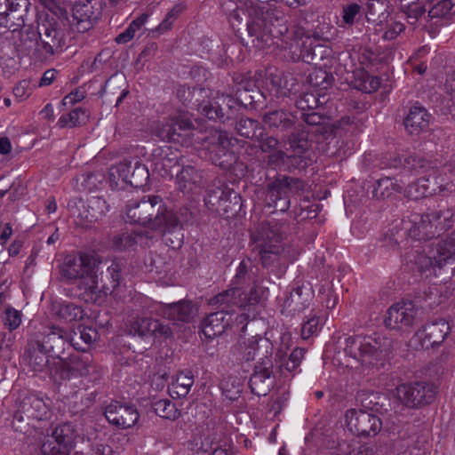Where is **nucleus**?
<instances>
[{
  "label": "nucleus",
  "instance_id": "1",
  "mask_svg": "<svg viewBox=\"0 0 455 455\" xmlns=\"http://www.w3.org/2000/svg\"><path fill=\"white\" fill-rule=\"evenodd\" d=\"M247 31L252 38L251 42L259 50H270L276 45L282 49H291L304 36V30L299 28L293 33L292 42L287 25L283 22V12L281 7L265 3L251 8L247 21Z\"/></svg>",
  "mask_w": 455,
  "mask_h": 455
},
{
  "label": "nucleus",
  "instance_id": "2",
  "mask_svg": "<svg viewBox=\"0 0 455 455\" xmlns=\"http://www.w3.org/2000/svg\"><path fill=\"white\" fill-rule=\"evenodd\" d=\"M258 301L257 296L250 290V293L241 287H234L224 291L211 299L212 305H219L220 309L209 314L201 323L205 338L212 339L221 335L232 322L231 313L235 308L246 307Z\"/></svg>",
  "mask_w": 455,
  "mask_h": 455
},
{
  "label": "nucleus",
  "instance_id": "3",
  "mask_svg": "<svg viewBox=\"0 0 455 455\" xmlns=\"http://www.w3.org/2000/svg\"><path fill=\"white\" fill-rule=\"evenodd\" d=\"M127 219L164 235L172 233L179 225L177 215L165 205L159 196H143L127 207Z\"/></svg>",
  "mask_w": 455,
  "mask_h": 455
},
{
  "label": "nucleus",
  "instance_id": "4",
  "mask_svg": "<svg viewBox=\"0 0 455 455\" xmlns=\"http://www.w3.org/2000/svg\"><path fill=\"white\" fill-rule=\"evenodd\" d=\"M100 262L86 253L68 254L60 265V275L68 283L78 282V288L92 300H97L100 291L108 289L100 284Z\"/></svg>",
  "mask_w": 455,
  "mask_h": 455
},
{
  "label": "nucleus",
  "instance_id": "5",
  "mask_svg": "<svg viewBox=\"0 0 455 455\" xmlns=\"http://www.w3.org/2000/svg\"><path fill=\"white\" fill-rule=\"evenodd\" d=\"M390 349V339L381 333L356 334L345 339L346 355L364 365H373L384 359Z\"/></svg>",
  "mask_w": 455,
  "mask_h": 455
},
{
  "label": "nucleus",
  "instance_id": "6",
  "mask_svg": "<svg viewBox=\"0 0 455 455\" xmlns=\"http://www.w3.org/2000/svg\"><path fill=\"white\" fill-rule=\"evenodd\" d=\"M20 40L28 49L35 46L36 52L47 56L59 52L65 44L64 33L54 19L39 20L36 31L26 27L21 31Z\"/></svg>",
  "mask_w": 455,
  "mask_h": 455
},
{
  "label": "nucleus",
  "instance_id": "7",
  "mask_svg": "<svg viewBox=\"0 0 455 455\" xmlns=\"http://www.w3.org/2000/svg\"><path fill=\"white\" fill-rule=\"evenodd\" d=\"M283 225L278 222L261 223L252 238L256 243L254 250L265 267H275L283 251Z\"/></svg>",
  "mask_w": 455,
  "mask_h": 455
},
{
  "label": "nucleus",
  "instance_id": "8",
  "mask_svg": "<svg viewBox=\"0 0 455 455\" xmlns=\"http://www.w3.org/2000/svg\"><path fill=\"white\" fill-rule=\"evenodd\" d=\"M49 415V404L37 395L29 394L19 402L12 425L16 432L28 434L32 421L46 419Z\"/></svg>",
  "mask_w": 455,
  "mask_h": 455
},
{
  "label": "nucleus",
  "instance_id": "9",
  "mask_svg": "<svg viewBox=\"0 0 455 455\" xmlns=\"http://www.w3.org/2000/svg\"><path fill=\"white\" fill-rule=\"evenodd\" d=\"M77 332L71 331L68 332L63 328L52 325L49 326L40 340L37 341V347L41 351L50 354L52 356H61L70 346L78 351H86V347L81 346L76 340Z\"/></svg>",
  "mask_w": 455,
  "mask_h": 455
},
{
  "label": "nucleus",
  "instance_id": "10",
  "mask_svg": "<svg viewBox=\"0 0 455 455\" xmlns=\"http://www.w3.org/2000/svg\"><path fill=\"white\" fill-rule=\"evenodd\" d=\"M399 401L409 408H419L434 402L436 388L426 381H414L399 385L396 388Z\"/></svg>",
  "mask_w": 455,
  "mask_h": 455
},
{
  "label": "nucleus",
  "instance_id": "11",
  "mask_svg": "<svg viewBox=\"0 0 455 455\" xmlns=\"http://www.w3.org/2000/svg\"><path fill=\"white\" fill-rule=\"evenodd\" d=\"M273 348L269 339L254 336L239 340L234 347L233 353L240 361H256V364H263L266 361H272Z\"/></svg>",
  "mask_w": 455,
  "mask_h": 455
},
{
  "label": "nucleus",
  "instance_id": "12",
  "mask_svg": "<svg viewBox=\"0 0 455 455\" xmlns=\"http://www.w3.org/2000/svg\"><path fill=\"white\" fill-rule=\"evenodd\" d=\"M233 140L225 131L213 129L209 132L203 144L214 164L225 167L234 159L231 152Z\"/></svg>",
  "mask_w": 455,
  "mask_h": 455
},
{
  "label": "nucleus",
  "instance_id": "13",
  "mask_svg": "<svg viewBox=\"0 0 455 455\" xmlns=\"http://www.w3.org/2000/svg\"><path fill=\"white\" fill-rule=\"evenodd\" d=\"M193 124L180 117H171L162 122L156 130V135L163 141L189 146L193 136Z\"/></svg>",
  "mask_w": 455,
  "mask_h": 455
},
{
  "label": "nucleus",
  "instance_id": "14",
  "mask_svg": "<svg viewBox=\"0 0 455 455\" xmlns=\"http://www.w3.org/2000/svg\"><path fill=\"white\" fill-rule=\"evenodd\" d=\"M345 422L351 433L362 437H373L382 428V421L379 416L362 410L347 411Z\"/></svg>",
  "mask_w": 455,
  "mask_h": 455
},
{
  "label": "nucleus",
  "instance_id": "15",
  "mask_svg": "<svg viewBox=\"0 0 455 455\" xmlns=\"http://www.w3.org/2000/svg\"><path fill=\"white\" fill-rule=\"evenodd\" d=\"M299 183L298 179L286 176L271 182L267 188V205L276 212H286L290 207V193L293 188H299Z\"/></svg>",
  "mask_w": 455,
  "mask_h": 455
},
{
  "label": "nucleus",
  "instance_id": "16",
  "mask_svg": "<svg viewBox=\"0 0 455 455\" xmlns=\"http://www.w3.org/2000/svg\"><path fill=\"white\" fill-rule=\"evenodd\" d=\"M443 182L444 179L438 176L437 172L434 171L428 176L419 178L417 181L410 184L406 188V195L412 200H418L444 191L452 192L454 185Z\"/></svg>",
  "mask_w": 455,
  "mask_h": 455
},
{
  "label": "nucleus",
  "instance_id": "17",
  "mask_svg": "<svg viewBox=\"0 0 455 455\" xmlns=\"http://www.w3.org/2000/svg\"><path fill=\"white\" fill-rule=\"evenodd\" d=\"M451 331L449 323L443 318L425 324L414 334V339L418 341L423 349L439 347Z\"/></svg>",
  "mask_w": 455,
  "mask_h": 455
},
{
  "label": "nucleus",
  "instance_id": "18",
  "mask_svg": "<svg viewBox=\"0 0 455 455\" xmlns=\"http://www.w3.org/2000/svg\"><path fill=\"white\" fill-rule=\"evenodd\" d=\"M418 308L411 301H400L393 304L387 312L384 323L392 330H401L411 326L416 319Z\"/></svg>",
  "mask_w": 455,
  "mask_h": 455
},
{
  "label": "nucleus",
  "instance_id": "19",
  "mask_svg": "<svg viewBox=\"0 0 455 455\" xmlns=\"http://www.w3.org/2000/svg\"><path fill=\"white\" fill-rule=\"evenodd\" d=\"M104 415L111 425L126 429L133 427L139 419V412L133 404L113 402L106 406Z\"/></svg>",
  "mask_w": 455,
  "mask_h": 455
},
{
  "label": "nucleus",
  "instance_id": "20",
  "mask_svg": "<svg viewBox=\"0 0 455 455\" xmlns=\"http://www.w3.org/2000/svg\"><path fill=\"white\" fill-rule=\"evenodd\" d=\"M290 148L292 151V155H287L283 150H277L268 156V164L275 165V167L284 166L291 160H297L300 158V156L306 153L310 148V142L308 141L305 132L292 133L288 140ZM302 162V159H299Z\"/></svg>",
  "mask_w": 455,
  "mask_h": 455
},
{
  "label": "nucleus",
  "instance_id": "21",
  "mask_svg": "<svg viewBox=\"0 0 455 455\" xmlns=\"http://www.w3.org/2000/svg\"><path fill=\"white\" fill-rule=\"evenodd\" d=\"M151 156L154 171L164 178L172 176V169L180 164L181 158L180 153L170 146L155 148Z\"/></svg>",
  "mask_w": 455,
  "mask_h": 455
},
{
  "label": "nucleus",
  "instance_id": "22",
  "mask_svg": "<svg viewBox=\"0 0 455 455\" xmlns=\"http://www.w3.org/2000/svg\"><path fill=\"white\" fill-rule=\"evenodd\" d=\"M129 331L133 335L152 336L156 339H167L172 335V330L168 325L151 317H137L131 323Z\"/></svg>",
  "mask_w": 455,
  "mask_h": 455
},
{
  "label": "nucleus",
  "instance_id": "23",
  "mask_svg": "<svg viewBox=\"0 0 455 455\" xmlns=\"http://www.w3.org/2000/svg\"><path fill=\"white\" fill-rule=\"evenodd\" d=\"M94 10L91 1H78L72 8L69 20L71 33H84L93 26Z\"/></svg>",
  "mask_w": 455,
  "mask_h": 455
},
{
  "label": "nucleus",
  "instance_id": "24",
  "mask_svg": "<svg viewBox=\"0 0 455 455\" xmlns=\"http://www.w3.org/2000/svg\"><path fill=\"white\" fill-rule=\"evenodd\" d=\"M313 299V291L306 286L294 288L283 299L282 314L293 315L307 308Z\"/></svg>",
  "mask_w": 455,
  "mask_h": 455
},
{
  "label": "nucleus",
  "instance_id": "25",
  "mask_svg": "<svg viewBox=\"0 0 455 455\" xmlns=\"http://www.w3.org/2000/svg\"><path fill=\"white\" fill-rule=\"evenodd\" d=\"M386 166L389 168H403L408 172H426L431 167L430 162L423 157L416 156L407 151L391 154L387 158Z\"/></svg>",
  "mask_w": 455,
  "mask_h": 455
},
{
  "label": "nucleus",
  "instance_id": "26",
  "mask_svg": "<svg viewBox=\"0 0 455 455\" xmlns=\"http://www.w3.org/2000/svg\"><path fill=\"white\" fill-rule=\"evenodd\" d=\"M431 212L426 214L413 213L408 221L406 229L409 235L416 240H427L436 235V228L434 227Z\"/></svg>",
  "mask_w": 455,
  "mask_h": 455
},
{
  "label": "nucleus",
  "instance_id": "27",
  "mask_svg": "<svg viewBox=\"0 0 455 455\" xmlns=\"http://www.w3.org/2000/svg\"><path fill=\"white\" fill-rule=\"evenodd\" d=\"M273 362L266 361L263 364H255L249 385L253 394L266 395L273 385Z\"/></svg>",
  "mask_w": 455,
  "mask_h": 455
},
{
  "label": "nucleus",
  "instance_id": "28",
  "mask_svg": "<svg viewBox=\"0 0 455 455\" xmlns=\"http://www.w3.org/2000/svg\"><path fill=\"white\" fill-rule=\"evenodd\" d=\"M204 172L192 164L183 165L176 174L178 189L183 193L194 192L204 186Z\"/></svg>",
  "mask_w": 455,
  "mask_h": 455
},
{
  "label": "nucleus",
  "instance_id": "29",
  "mask_svg": "<svg viewBox=\"0 0 455 455\" xmlns=\"http://www.w3.org/2000/svg\"><path fill=\"white\" fill-rule=\"evenodd\" d=\"M158 311L161 315L173 322H189L196 313L194 305L186 300L160 305Z\"/></svg>",
  "mask_w": 455,
  "mask_h": 455
},
{
  "label": "nucleus",
  "instance_id": "30",
  "mask_svg": "<svg viewBox=\"0 0 455 455\" xmlns=\"http://www.w3.org/2000/svg\"><path fill=\"white\" fill-rule=\"evenodd\" d=\"M431 115L427 110L419 105L412 106L406 117L404 126L411 134H419L427 129L430 124Z\"/></svg>",
  "mask_w": 455,
  "mask_h": 455
},
{
  "label": "nucleus",
  "instance_id": "31",
  "mask_svg": "<svg viewBox=\"0 0 455 455\" xmlns=\"http://www.w3.org/2000/svg\"><path fill=\"white\" fill-rule=\"evenodd\" d=\"M434 227L436 228V235L444 232L450 228H455V195H451L447 200L446 207L431 212Z\"/></svg>",
  "mask_w": 455,
  "mask_h": 455
},
{
  "label": "nucleus",
  "instance_id": "32",
  "mask_svg": "<svg viewBox=\"0 0 455 455\" xmlns=\"http://www.w3.org/2000/svg\"><path fill=\"white\" fill-rule=\"evenodd\" d=\"M263 123L271 130L284 132L293 126L295 117L284 109H273L266 112L262 116Z\"/></svg>",
  "mask_w": 455,
  "mask_h": 455
},
{
  "label": "nucleus",
  "instance_id": "33",
  "mask_svg": "<svg viewBox=\"0 0 455 455\" xmlns=\"http://www.w3.org/2000/svg\"><path fill=\"white\" fill-rule=\"evenodd\" d=\"M263 91L260 92L262 97L267 99V94L275 98H283L289 95L291 88H288L287 82L283 80L281 74L267 72L263 80Z\"/></svg>",
  "mask_w": 455,
  "mask_h": 455
},
{
  "label": "nucleus",
  "instance_id": "34",
  "mask_svg": "<svg viewBox=\"0 0 455 455\" xmlns=\"http://www.w3.org/2000/svg\"><path fill=\"white\" fill-rule=\"evenodd\" d=\"M435 264L439 269L450 264H455V232L442 240L434 253Z\"/></svg>",
  "mask_w": 455,
  "mask_h": 455
},
{
  "label": "nucleus",
  "instance_id": "35",
  "mask_svg": "<svg viewBox=\"0 0 455 455\" xmlns=\"http://www.w3.org/2000/svg\"><path fill=\"white\" fill-rule=\"evenodd\" d=\"M83 207L85 212H80L79 216L89 223L100 220L109 211V204L101 196H92L87 200L86 204H83Z\"/></svg>",
  "mask_w": 455,
  "mask_h": 455
},
{
  "label": "nucleus",
  "instance_id": "36",
  "mask_svg": "<svg viewBox=\"0 0 455 455\" xmlns=\"http://www.w3.org/2000/svg\"><path fill=\"white\" fill-rule=\"evenodd\" d=\"M68 369L70 377H88L96 373V366L90 355H71L68 357Z\"/></svg>",
  "mask_w": 455,
  "mask_h": 455
},
{
  "label": "nucleus",
  "instance_id": "37",
  "mask_svg": "<svg viewBox=\"0 0 455 455\" xmlns=\"http://www.w3.org/2000/svg\"><path fill=\"white\" fill-rule=\"evenodd\" d=\"M55 439L58 445H61L64 451L69 454L75 447L76 433L74 427L69 423L59 425L54 428L51 435Z\"/></svg>",
  "mask_w": 455,
  "mask_h": 455
},
{
  "label": "nucleus",
  "instance_id": "38",
  "mask_svg": "<svg viewBox=\"0 0 455 455\" xmlns=\"http://www.w3.org/2000/svg\"><path fill=\"white\" fill-rule=\"evenodd\" d=\"M194 385V377L191 372H180L168 387L169 394L172 398L185 397Z\"/></svg>",
  "mask_w": 455,
  "mask_h": 455
},
{
  "label": "nucleus",
  "instance_id": "39",
  "mask_svg": "<svg viewBox=\"0 0 455 455\" xmlns=\"http://www.w3.org/2000/svg\"><path fill=\"white\" fill-rule=\"evenodd\" d=\"M403 191V186L391 177H384L376 181L373 196L377 199H387Z\"/></svg>",
  "mask_w": 455,
  "mask_h": 455
},
{
  "label": "nucleus",
  "instance_id": "40",
  "mask_svg": "<svg viewBox=\"0 0 455 455\" xmlns=\"http://www.w3.org/2000/svg\"><path fill=\"white\" fill-rule=\"evenodd\" d=\"M28 8H22L19 12L12 9H4L0 6V26L16 31L21 28H25L24 14Z\"/></svg>",
  "mask_w": 455,
  "mask_h": 455
},
{
  "label": "nucleus",
  "instance_id": "41",
  "mask_svg": "<svg viewBox=\"0 0 455 455\" xmlns=\"http://www.w3.org/2000/svg\"><path fill=\"white\" fill-rule=\"evenodd\" d=\"M100 278L99 277L100 284H104L108 289L100 291L97 296V299L101 296H106L119 285L121 280V266L119 263L113 261L107 268L106 278H104L102 272H100Z\"/></svg>",
  "mask_w": 455,
  "mask_h": 455
},
{
  "label": "nucleus",
  "instance_id": "42",
  "mask_svg": "<svg viewBox=\"0 0 455 455\" xmlns=\"http://www.w3.org/2000/svg\"><path fill=\"white\" fill-rule=\"evenodd\" d=\"M54 314L66 323L82 320L84 316V309L74 303L60 302L53 306Z\"/></svg>",
  "mask_w": 455,
  "mask_h": 455
},
{
  "label": "nucleus",
  "instance_id": "43",
  "mask_svg": "<svg viewBox=\"0 0 455 455\" xmlns=\"http://www.w3.org/2000/svg\"><path fill=\"white\" fill-rule=\"evenodd\" d=\"M89 118L88 111L84 108H76L69 113L61 116L57 123L60 128L80 126Z\"/></svg>",
  "mask_w": 455,
  "mask_h": 455
},
{
  "label": "nucleus",
  "instance_id": "44",
  "mask_svg": "<svg viewBox=\"0 0 455 455\" xmlns=\"http://www.w3.org/2000/svg\"><path fill=\"white\" fill-rule=\"evenodd\" d=\"M226 100L231 101L232 99L225 95L219 96L218 100L213 103L200 104L198 110L209 119L224 121L226 115L220 102L225 103Z\"/></svg>",
  "mask_w": 455,
  "mask_h": 455
},
{
  "label": "nucleus",
  "instance_id": "45",
  "mask_svg": "<svg viewBox=\"0 0 455 455\" xmlns=\"http://www.w3.org/2000/svg\"><path fill=\"white\" fill-rule=\"evenodd\" d=\"M132 164H134L129 184L134 188H143L149 180V172L148 167L143 164L138 157L132 158Z\"/></svg>",
  "mask_w": 455,
  "mask_h": 455
},
{
  "label": "nucleus",
  "instance_id": "46",
  "mask_svg": "<svg viewBox=\"0 0 455 455\" xmlns=\"http://www.w3.org/2000/svg\"><path fill=\"white\" fill-rule=\"evenodd\" d=\"M144 234L142 232H127L116 235L113 238V246L119 251L127 250L137 243H142Z\"/></svg>",
  "mask_w": 455,
  "mask_h": 455
},
{
  "label": "nucleus",
  "instance_id": "47",
  "mask_svg": "<svg viewBox=\"0 0 455 455\" xmlns=\"http://www.w3.org/2000/svg\"><path fill=\"white\" fill-rule=\"evenodd\" d=\"M326 102L325 95L319 92H306L297 100L296 106L299 109L306 111L315 109Z\"/></svg>",
  "mask_w": 455,
  "mask_h": 455
},
{
  "label": "nucleus",
  "instance_id": "48",
  "mask_svg": "<svg viewBox=\"0 0 455 455\" xmlns=\"http://www.w3.org/2000/svg\"><path fill=\"white\" fill-rule=\"evenodd\" d=\"M154 411L161 418L175 420L180 415L176 405L168 399H160L152 404Z\"/></svg>",
  "mask_w": 455,
  "mask_h": 455
},
{
  "label": "nucleus",
  "instance_id": "49",
  "mask_svg": "<svg viewBox=\"0 0 455 455\" xmlns=\"http://www.w3.org/2000/svg\"><path fill=\"white\" fill-rule=\"evenodd\" d=\"M52 357V361H49V364L47 366L50 375L54 379H65L70 378L68 360H64L61 356Z\"/></svg>",
  "mask_w": 455,
  "mask_h": 455
},
{
  "label": "nucleus",
  "instance_id": "50",
  "mask_svg": "<svg viewBox=\"0 0 455 455\" xmlns=\"http://www.w3.org/2000/svg\"><path fill=\"white\" fill-rule=\"evenodd\" d=\"M235 129L241 136L251 140H254L259 134L258 132L262 130L258 121L250 118H241L236 123Z\"/></svg>",
  "mask_w": 455,
  "mask_h": 455
},
{
  "label": "nucleus",
  "instance_id": "51",
  "mask_svg": "<svg viewBox=\"0 0 455 455\" xmlns=\"http://www.w3.org/2000/svg\"><path fill=\"white\" fill-rule=\"evenodd\" d=\"M222 395L229 401H235L240 397L242 387L235 377L228 376L220 383Z\"/></svg>",
  "mask_w": 455,
  "mask_h": 455
},
{
  "label": "nucleus",
  "instance_id": "52",
  "mask_svg": "<svg viewBox=\"0 0 455 455\" xmlns=\"http://www.w3.org/2000/svg\"><path fill=\"white\" fill-rule=\"evenodd\" d=\"M388 5L386 0H368L366 15L368 19L382 20L387 17Z\"/></svg>",
  "mask_w": 455,
  "mask_h": 455
},
{
  "label": "nucleus",
  "instance_id": "53",
  "mask_svg": "<svg viewBox=\"0 0 455 455\" xmlns=\"http://www.w3.org/2000/svg\"><path fill=\"white\" fill-rule=\"evenodd\" d=\"M401 10L405 14L407 22L411 25H416L426 12L424 3L401 6Z\"/></svg>",
  "mask_w": 455,
  "mask_h": 455
},
{
  "label": "nucleus",
  "instance_id": "54",
  "mask_svg": "<svg viewBox=\"0 0 455 455\" xmlns=\"http://www.w3.org/2000/svg\"><path fill=\"white\" fill-rule=\"evenodd\" d=\"M332 81L333 76L322 69L315 70L309 75L310 84L313 86L319 88L320 90L327 89L330 87L332 84Z\"/></svg>",
  "mask_w": 455,
  "mask_h": 455
},
{
  "label": "nucleus",
  "instance_id": "55",
  "mask_svg": "<svg viewBox=\"0 0 455 455\" xmlns=\"http://www.w3.org/2000/svg\"><path fill=\"white\" fill-rule=\"evenodd\" d=\"M453 4L451 0H442L435 4L428 12V16L434 18H450Z\"/></svg>",
  "mask_w": 455,
  "mask_h": 455
},
{
  "label": "nucleus",
  "instance_id": "56",
  "mask_svg": "<svg viewBox=\"0 0 455 455\" xmlns=\"http://www.w3.org/2000/svg\"><path fill=\"white\" fill-rule=\"evenodd\" d=\"M254 140L259 143V147L262 152L270 153V155H272L278 150L276 149L279 144L278 140L273 136L264 135L262 130Z\"/></svg>",
  "mask_w": 455,
  "mask_h": 455
},
{
  "label": "nucleus",
  "instance_id": "57",
  "mask_svg": "<svg viewBox=\"0 0 455 455\" xmlns=\"http://www.w3.org/2000/svg\"><path fill=\"white\" fill-rule=\"evenodd\" d=\"M47 353H44L41 351L40 348H38V351H34L28 358V365L33 369L35 371H42L44 368H47L49 364V359L47 356Z\"/></svg>",
  "mask_w": 455,
  "mask_h": 455
},
{
  "label": "nucleus",
  "instance_id": "58",
  "mask_svg": "<svg viewBox=\"0 0 455 455\" xmlns=\"http://www.w3.org/2000/svg\"><path fill=\"white\" fill-rule=\"evenodd\" d=\"M77 332L76 340H81L85 346H90L98 339V331L96 329L84 325H78L76 329H73Z\"/></svg>",
  "mask_w": 455,
  "mask_h": 455
},
{
  "label": "nucleus",
  "instance_id": "59",
  "mask_svg": "<svg viewBox=\"0 0 455 455\" xmlns=\"http://www.w3.org/2000/svg\"><path fill=\"white\" fill-rule=\"evenodd\" d=\"M320 320L315 314L310 315L307 322H305L301 328V337L303 339H307L315 335L320 331Z\"/></svg>",
  "mask_w": 455,
  "mask_h": 455
},
{
  "label": "nucleus",
  "instance_id": "60",
  "mask_svg": "<svg viewBox=\"0 0 455 455\" xmlns=\"http://www.w3.org/2000/svg\"><path fill=\"white\" fill-rule=\"evenodd\" d=\"M342 451L345 455H374L372 447L357 441L346 444V448H342Z\"/></svg>",
  "mask_w": 455,
  "mask_h": 455
},
{
  "label": "nucleus",
  "instance_id": "61",
  "mask_svg": "<svg viewBox=\"0 0 455 455\" xmlns=\"http://www.w3.org/2000/svg\"><path fill=\"white\" fill-rule=\"evenodd\" d=\"M43 455H69L67 451L62 449L61 445H58L55 439L51 435L47 436L41 446Z\"/></svg>",
  "mask_w": 455,
  "mask_h": 455
},
{
  "label": "nucleus",
  "instance_id": "62",
  "mask_svg": "<svg viewBox=\"0 0 455 455\" xmlns=\"http://www.w3.org/2000/svg\"><path fill=\"white\" fill-rule=\"evenodd\" d=\"M413 261L417 269L421 273L426 272L430 268L437 267L435 264L434 254L432 256H428L423 252H417L413 255Z\"/></svg>",
  "mask_w": 455,
  "mask_h": 455
},
{
  "label": "nucleus",
  "instance_id": "63",
  "mask_svg": "<svg viewBox=\"0 0 455 455\" xmlns=\"http://www.w3.org/2000/svg\"><path fill=\"white\" fill-rule=\"evenodd\" d=\"M4 324L11 331L16 330L21 323V314L13 307H7L3 318Z\"/></svg>",
  "mask_w": 455,
  "mask_h": 455
},
{
  "label": "nucleus",
  "instance_id": "64",
  "mask_svg": "<svg viewBox=\"0 0 455 455\" xmlns=\"http://www.w3.org/2000/svg\"><path fill=\"white\" fill-rule=\"evenodd\" d=\"M445 92L448 96V108L450 113L455 116V72L451 74L445 82Z\"/></svg>",
  "mask_w": 455,
  "mask_h": 455
}]
</instances>
